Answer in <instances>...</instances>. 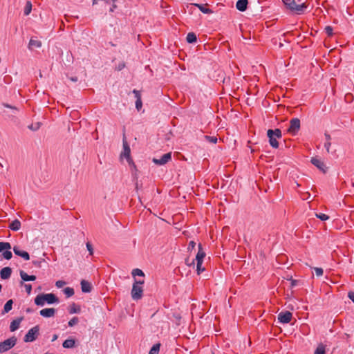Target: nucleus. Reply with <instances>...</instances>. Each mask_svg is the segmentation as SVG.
Returning <instances> with one entry per match:
<instances>
[{
  "mask_svg": "<svg viewBox=\"0 0 354 354\" xmlns=\"http://www.w3.org/2000/svg\"><path fill=\"white\" fill-rule=\"evenodd\" d=\"M286 8L289 9L292 12H295L297 14H301L304 12L307 8L304 2H301V0H282Z\"/></svg>",
  "mask_w": 354,
  "mask_h": 354,
  "instance_id": "obj_1",
  "label": "nucleus"
},
{
  "mask_svg": "<svg viewBox=\"0 0 354 354\" xmlns=\"http://www.w3.org/2000/svg\"><path fill=\"white\" fill-rule=\"evenodd\" d=\"M267 136L269 138V143L273 148H278L279 143L277 140L282 137L281 131L279 129H268L267 131Z\"/></svg>",
  "mask_w": 354,
  "mask_h": 354,
  "instance_id": "obj_2",
  "label": "nucleus"
},
{
  "mask_svg": "<svg viewBox=\"0 0 354 354\" xmlns=\"http://www.w3.org/2000/svg\"><path fill=\"white\" fill-rule=\"evenodd\" d=\"M144 283V281H138L137 279L134 280V283L132 286L131 290V297L133 300H138L142 298L143 288L142 284Z\"/></svg>",
  "mask_w": 354,
  "mask_h": 354,
  "instance_id": "obj_3",
  "label": "nucleus"
},
{
  "mask_svg": "<svg viewBox=\"0 0 354 354\" xmlns=\"http://www.w3.org/2000/svg\"><path fill=\"white\" fill-rule=\"evenodd\" d=\"M17 342L16 337L12 336L3 342H0V353L6 352L13 348Z\"/></svg>",
  "mask_w": 354,
  "mask_h": 354,
  "instance_id": "obj_4",
  "label": "nucleus"
},
{
  "mask_svg": "<svg viewBox=\"0 0 354 354\" xmlns=\"http://www.w3.org/2000/svg\"><path fill=\"white\" fill-rule=\"evenodd\" d=\"M39 326H35L32 327V328H30L24 337V342H31L35 341L39 335Z\"/></svg>",
  "mask_w": 354,
  "mask_h": 354,
  "instance_id": "obj_5",
  "label": "nucleus"
},
{
  "mask_svg": "<svg viewBox=\"0 0 354 354\" xmlns=\"http://www.w3.org/2000/svg\"><path fill=\"white\" fill-rule=\"evenodd\" d=\"M301 123L299 118H292L290 121V126L288 129V133L295 136L299 130L300 129Z\"/></svg>",
  "mask_w": 354,
  "mask_h": 354,
  "instance_id": "obj_6",
  "label": "nucleus"
},
{
  "mask_svg": "<svg viewBox=\"0 0 354 354\" xmlns=\"http://www.w3.org/2000/svg\"><path fill=\"white\" fill-rule=\"evenodd\" d=\"M11 248V245L8 242H0V252H2L3 250H6L3 252L2 255L3 258L7 260H9L12 258V254L10 251L8 250Z\"/></svg>",
  "mask_w": 354,
  "mask_h": 354,
  "instance_id": "obj_7",
  "label": "nucleus"
},
{
  "mask_svg": "<svg viewBox=\"0 0 354 354\" xmlns=\"http://www.w3.org/2000/svg\"><path fill=\"white\" fill-rule=\"evenodd\" d=\"M2 106H4L5 108H8L10 109V111H8V110L3 111L2 113H3V115H5V116H7L10 118H13L16 115V114L18 113V109L16 106L10 105L6 103H3Z\"/></svg>",
  "mask_w": 354,
  "mask_h": 354,
  "instance_id": "obj_8",
  "label": "nucleus"
},
{
  "mask_svg": "<svg viewBox=\"0 0 354 354\" xmlns=\"http://www.w3.org/2000/svg\"><path fill=\"white\" fill-rule=\"evenodd\" d=\"M171 159V153H167L162 156L160 158H153L152 161L153 163L158 165H163L168 162Z\"/></svg>",
  "mask_w": 354,
  "mask_h": 354,
  "instance_id": "obj_9",
  "label": "nucleus"
},
{
  "mask_svg": "<svg viewBox=\"0 0 354 354\" xmlns=\"http://www.w3.org/2000/svg\"><path fill=\"white\" fill-rule=\"evenodd\" d=\"M292 313L289 311L281 312L278 315V320L283 324H288L291 321Z\"/></svg>",
  "mask_w": 354,
  "mask_h": 354,
  "instance_id": "obj_10",
  "label": "nucleus"
},
{
  "mask_svg": "<svg viewBox=\"0 0 354 354\" xmlns=\"http://www.w3.org/2000/svg\"><path fill=\"white\" fill-rule=\"evenodd\" d=\"M122 142H123V151L121 153V157H124V158H127V160L130 162V161L131 160L130 158L131 149H130L129 145L128 142H127L124 137L123 138Z\"/></svg>",
  "mask_w": 354,
  "mask_h": 354,
  "instance_id": "obj_11",
  "label": "nucleus"
},
{
  "mask_svg": "<svg viewBox=\"0 0 354 354\" xmlns=\"http://www.w3.org/2000/svg\"><path fill=\"white\" fill-rule=\"evenodd\" d=\"M311 163L320 169L322 171L325 173L326 171V167L324 162L317 158H312L310 160Z\"/></svg>",
  "mask_w": 354,
  "mask_h": 354,
  "instance_id": "obj_12",
  "label": "nucleus"
},
{
  "mask_svg": "<svg viewBox=\"0 0 354 354\" xmlns=\"http://www.w3.org/2000/svg\"><path fill=\"white\" fill-rule=\"evenodd\" d=\"M115 0H93V3L97 4L99 1H101L104 6L106 5H111V6L109 8V12H113L114 9L116 8V6L115 4Z\"/></svg>",
  "mask_w": 354,
  "mask_h": 354,
  "instance_id": "obj_13",
  "label": "nucleus"
},
{
  "mask_svg": "<svg viewBox=\"0 0 354 354\" xmlns=\"http://www.w3.org/2000/svg\"><path fill=\"white\" fill-rule=\"evenodd\" d=\"M13 251H14V253L16 255L22 257L25 260H29L30 259L29 254L27 252H26V251L21 250L19 247L15 246L13 248Z\"/></svg>",
  "mask_w": 354,
  "mask_h": 354,
  "instance_id": "obj_14",
  "label": "nucleus"
},
{
  "mask_svg": "<svg viewBox=\"0 0 354 354\" xmlns=\"http://www.w3.org/2000/svg\"><path fill=\"white\" fill-rule=\"evenodd\" d=\"M55 309L53 308H44L40 310L39 314L44 317H51L55 315Z\"/></svg>",
  "mask_w": 354,
  "mask_h": 354,
  "instance_id": "obj_15",
  "label": "nucleus"
},
{
  "mask_svg": "<svg viewBox=\"0 0 354 354\" xmlns=\"http://www.w3.org/2000/svg\"><path fill=\"white\" fill-rule=\"evenodd\" d=\"M12 269L10 267H5L1 269L0 276L2 279H8L10 277Z\"/></svg>",
  "mask_w": 354,
  "mask_h": 354,
  "instance_id": "obj_16",
  "label": "nucleus"
},
{
  "mask_svg": "<svg viewBox=\"0 0 354 354\" xmlns=\"http://www.w3.org/2000/svg\"><path fill=\"white\" fill-rule=\"evenodd\" d=\"M45 302L48 304L58 302L57 297L53 293L44 294Z\"/></svg>",
  "mask_w": 354,
  "mask_h": 354,
  "instance_id": "obj_17",
  "label": "nucleus"
},
{
  "mask_svg": "<svg viewBox=\"0 0 354 354\" xmlns=\"http://www.w3.org/2000/svg\"><path fill=\"white\" fill-rule=\"evenodd\" d=\"M248 3V0H239L236 4V9L239 11L243 12L247 9Z\"/></svg>",
  "mask_w": 354,
  "mask_h": 354,
  "instance_id": "obj_18",
  "label": "nucleus"
},
{
  "mask_svg": "<svg viewBox=\"0 0 354 354\" xmlns=\"http://www.w3.org/2000/svg\"><path fill=\"white\" fill-rule=\"evenodd\" d=\"M81 289L83 292H90L91 291V283L86 281V280H82L81 281Z\"/></svg>",
  "mask_w": 354,
  "mask_h": 354,
  "instance_id": "obj_19",
  "label": "nucleus"
},
{
  "mask_svg": "<svg viewBox=\"0 0 354 354\" xmlns=\"http://www.w3.org/2000/svg\"><path fill=\"white\" fill-rule=\"evenodd\" d=\"M19 274H20V277H21V279L24 281H35L36 279V276L28 275L24 270H21Z\"/></svg>",
  "mask_w": 354,
  "mask_h": 354,
  "instance_id": "obj_20",
  "label": "nucleus"
},
{
  "mask_svg": "<svg viewBox=\"0 0 354 354\" xmlns=\"http://www.w3.org/2000/svg\"><path fill=\"white\" fill-rule=\"evenodd\" d=\"M205 252L203 251L201 245L199 244L198 251V253L196 256L194 261L196 260V261H203V259L205 258Z\"/></svg>",
  "mask_w": 354,
  "mask_h": 354,
  "instance_id": "obj_21",
  "label": "nucleus"
},
{
  "mask_svg": "<svg viewBox=\"0 0 354 354\" xmlns=\"http://www.w3.org/2000/svg\"><path fill=\"white\" fill-rule=\"evenodd\" d=\"M41 46V42L39 40L34 39L32 38L30 39L28 48L29 49H32L33 48H40Z\"/></svg>",
  "mask_w": 354,
  "mask_h": 354,
  "instance_id": "obj_22",
  "label": "nucleus"
},
{
  "mask_svg": "<svg viewBox=\"0 0 354 354\" xmlns=\"http://www.w3.org/2000/svg\"><path fill=\"white\" fill-rule=\"evenodd\" d=\"M9 228L13 231H18L21 228V222L18 219L14 220L10 224Z\"/></svg>",
  "mask_w": 354,
  "mask_h": 354,
  "instance_id": "obj_23",
  "label": "nucleus"
},
{
  "mask_svg": "<svg viewBox=\"0 0 354 354\" xmlns=\"http://www.w3.org/2000/svg\"><path fill=\"white\" fill-rule=\"evenodd\" d=\"M35 304L43 306L45 304L44 294L38 295L35 299Z\"/></svg>",
  "mask_w": 354,
  "mask_h": 354,
  "instance_id": "obj_24",
  "label": "nucleus"
},
{
  "mask_svg": "<svg viewBox=\"0 0 354 354\" xmlns=\"http://www.w3.org/2000/svg\"><path fill=\"white\" fill-rule=\"evenodd\" d=\"M21 319H22L21 318L15 319L10 323V331L13 332V331H15L17 329H18Z\"/></svg>",
  "mask_w": 354,
  "mask_h": 354,
  "instance_id": "obj_25",
  "label": "nucleus"
},
{
  "mask_svg": "<svg viewBox=\"0 0 354 354\" xmlns=\"http://www.w3.org/2000/svg\"><path fill=\"white\" fill-rule=\"evenodd\" d=\"M75 344V342L73 339H66L63 342L62 346L64 348H71L74 347Z\"/></svg>",
  "mask_w": 354,
  "mask_h": 354,
  "instance_id": "obj_26",
  "label": "nucleus"
},
{
  "mask_svg": "<svg viewBox=\"0 0 354 354\" xmlns=\"http://www.w3.org/2000/svg\"><path fill=\"white\" fill-rule=\"evenodd\" d=\"M191 6H194L197 8H198V9L203 12V13H205V14H209V13H212V10L209 9V8H205L203 5L201 4H198V3H192L191 4Z\"/></svg>",
  "mask_w": 354,
  "mask_h": 354,
  "instance_id": "obj_27",
  "label": "nucleus"
},
{
  "mask_svg": "<svg viewBox=\"0 0 354 354\" xmlns=\"http://www.w3.org/2000/svg\"><path fill=\"white\" fill-rule=\"evenodd\" d=\"M12 304L13 301L12 299L8 300L4 305L2 314L8 313L10 310H11L12 308Z\"/></svg>",
  "mask_w": 354,
  "mask_h": 354,
  "instance_id": "obj_28",
  "label": "nucleus"
},
{
  "mask_svg": "<svg viewBox=\"0 0 354 354\" xmlns=\"http://www.w3.org/2000/svg\"><path fill=\"white\" fill-rule=\"evenodd\" d=\"M186 39L188 43H194L196 41V35L194 32H189Z\"/></svg>",
  "mask_w": 354,
  "mask_h": 354,
  "instance_id": "obj_29",
  "label": "nucleus"
},
{
  "mask_svg": "<svg viewBox=\"0 0 354 354\" xmlns=\"http://www.w3.org/2000/svg\"><path fill=\"white\" fill-rule=\"evenodd\" d=\"M160 344H154L152 348H151L149 354H158L160 351Z\"/></svg>",
  "mask_w": 354,
  "mask_h": 354,
  "instance_id": "obj_30",
  "label": "nucleus"
},
{
  "mask_svg": "<svg viewBox=\"0 0 354 354\" xmlns=\"http://www.w3.org/2000/svg\"><path fill=\"white\" fill-rule=\"evenodd\" d=\"M80 312V306H77L75 304H73L69 308V313L71 314L73 313H79Z\"/></svg>",
  "mask_w": 354,
  "mask_h": 354,
  "instance_id": "obj_31",
  "label": "nucleus"
},
{
  "mask_svg": "<svg viewBox=\"0 0 354 354\" xmlns=\"http://www.w3.org/2000/svg\"><path fill=\"white\" fill-rule=\"evenodd\" d=\"M31 10H32V4H31L30 1H28L26 2V6L24 8V15H28L30 13Z\"/></svg>",
  "mask_w": 354,
  "mask_h": 354,
  "instance_id": "obj_32",
  "label": "nucleus"
},
{
  "mask_svg": "<svg viewBox=\"0 0 354 354\" xmlns=\"http://www.w3.org/2000/svg\"><path fill=\"white\" fill-rule=\"evenodd\" d=\"M64 292L67 297H70L74 295V290L72 288L67 287L64 289Z\"/></svg>",
  "mask_w": 354,
  "mask_h": 354,
  "instance_id": "obj_33",
  "label": "nucleus"
},
{
  "mask_svg": "<svg viewBox=\"0 0 354 354\" xmlns=\"http://www.w3.org/2000/svg\"><path fill=\"white\" fill-rule=\"evenodd\" d=\"M41 125V123L40 122H37L33 124H31L28 126V129L32 131H37Z\"/></svg>",
  "mask_w": 354,
  "mask_h": 354,
  "instance_id": "obj_34",
  "label": "nucleus"
},
{
  "mask_svg": "<svg viewBox=\"0 0 354 354\" xmlns=\"http://www.w3.org/2000/svg\"><path fill=\"white\" fill-rule=\"evenodd\" d=\"M314 354H325V347L322 344L319 345Z\"/></svg>",
  "mask_w": 354,
  "mask_h": 354,
  "instance_id": "obj_35",
  "label": "nucleus"
},
{
  "mask_svg": "<svg viewBox=\"0 0 354 354\" xmlns=\"http://www.w3.org/2000/svg\"><path fill=\"white\" fill-rule=\"evenodd\" d=\"M196 270L198 274H200L202 271L205 270L204 268L202 267L203 261H196Z\"/></svg>",
  "mask_w": 354,
  "mask_h": 354,
  "instance_id": "obj_36",
  "label": "nucleus"
},
{
  "mask_svg": "<svg viewBox=\"0 0 354 354\" xmlns=\"http://www.w3.org/2000/svg\"><path fill=\"white\" fill-rule=\"evenodd\" d=\"M132 275L133 277H135V276H144L145 274H144V272L141 270L136 268V269L133 270Z\"/></svg>",
  "mask_w": 354,
  "mask_h": 354,
  "instance_id": "obj_37",
  "label": "nucleus"
},
{
  "mask_svg": "<svg viewBox=\"0 0 354 354\" xmlns=\"http://www.w3.org/2000/svg\"><path fill=\"white\" fill-rule=\"evenodd\" d=\"M316 217L319 218L322 221H326L329 218V216L325 214L319 213L315 214Z\"/></svg>",
  "mask_w": 354,
  "mask_h": 354,
  "instance_id": "obj_38",
  "label": "nucleus"
},
{
  "mask_svg": "<svg viewBox=\"0 0 354 354\" xmlns=\"http://www.w3.org/2000/svg\"><path fill=\"white\" fill-rule=\"evenodd\" d=\"M78 322L79 319L77 317H74L68 322V326L72 327L76 325L78 323Z\"/></svg>",
  "mask_w": 354,
  "mask_h": 354,
  "instance_id": "obj_39",
  "label": "nucleus"
},
{
  "mask_svg": "<svg viewBox=\"0 0 354 354\" xmlns=\"http://www.w3.org/2000/svg\"><path fill=\"white\" fill-rule=\"evenodd\" d=\"M142 102L141 100V97H138V99L136 101V107L137 110L139 111L142 108Z\"/></svg>",
  "mask_w": 354,
  "mask_h": 354,
  "instance_id": "obj_40",
  "label": "nucleus"
},
{
  "mask_svg": "<svg viewBox=\"0 0 354 354\" xmlns=\"http://www.w3.org/2000/svg\"><path fill=\"white\" fill-rule=\"evenodd\" d=\"M315 271V274L317 277H321L323 274V269L322 268H313Z\"/></svg>",
  "mask_w": 354,
  "mask_h": 354,
  "instance_id": "obj_41",
  "label": "nucleus"
},
{
  "mask_svg": "<svg viewBox=\"0 0 354 354\" xmlns=\"http://www.w3.org/2000/svg\"><path fill=\"white\" fill-rule=\"evenodd\" d=\"M185 263H186L187 266H188L189 267L194 266V264H195L194 259L190 260L189 258H187L185 259Z\"/></svg>",
  "mask_w": 354,
  "mask_h": 354,
  "instance_id": "obj_42",
  "label": "nucleus"
},
{
  "mask_svg": "<svg viewBox=\"0 0 354 354\" xmlns=\"http://www.w3.org/2000/svg\"><path fill=\"white\" fill-rule=\"evenodd\" d=\"M325 31L328 36H331L333 35V28L331 26H326L325 28Z\"/></svg>",
  "mask_w": 354,
  "mask_h": 354,
  "instance_id": "obj_43",
  "label": "nucleus"
},
{
  "mask_svg": "<svg viewBox=\"0 0 354 354\" xmlns=\"http://www.w3.org/2000/svg\"><path fill=\"white\" fill-rule=\"evenodd\" d=\"M205 138L209 140L212 143H216L217 142V138L216 137H211V136H205Z\"/></svg>",
  "mask_w": 354,
  "mask_h": 354,
  "instance_id": "obj_44",
  "label": "nucleus"
},
{
  "mask_svg": "<svg viewBox=\"0 0 354 354\" xmlns=\"http://www.w3.org/2000/svg\"><path fill=\"white\" fill-rule=\"evenodd\" d=\"M65 284H66V282L64 281H62V280L57 281L56 283H55V286L58 288H60L63 287Z\"/></svg>",
  "mask_w": 354,
  "mask_h": 354,
  "instance_id": "obj_45",
  "label": "nucleus"
},
{
  "mask_svg": "<svg viewBox=\"0 0 354 354\" xmlns=\"http://www.w3.org/2000/svg\"><path fill=\"white\" fill-rule=\"evenodd\" d=\"M331 146L330 141H326L324 144V147L328 153L330 152V147Z\"/></svg>",
  "mask_w": 354,
  "mask_h": 354,
  "instance_id": "obj_46",
  "label": "nucleus"
},
{
  "mask_svg": "<svg viewBox=\"0 0 354 354\" xmlns=\"http://www.w3.org/2000/svg\"><path fill=\"white\" fill-rule=\"evenodd\" d=\"M86 248H87V250L89 252V254L91 255H92L93 253V249L92 245L90 243H86Z\"/></svg>",
  "mask_w": 354,
  "mask_h": 354,
  "instance_id": "obj_47",
  "label": "nucleus"
},
{
  "mask_svg": "<svg viewBox=\"0 0 354 354\" xmlns=\"http://www.w3.org/2000/svg\"><path fill=\"white\" fill-rule=\"evenodd\" d=\"M24 287L27 293L30 294L32 290V286L30 284H25Z\"/></svg>",
  "mask_w": 354,
  "mask_h": 354,
  "instance_id": "obj_48",
  "label": "nucleus"
},
{
  "mask_svg": "<svg viewBox=\"0 0 354 354\" xmlns=\"http://www.w3.org/2000/svg\"><path fill=\"white\" fill-rule=\"evenodd\" d=\"M125 66V64L124 63H120L117 66H116V70L118 71H121L122 69H123Z\"/></svg>",
  "mask_w": 354,
  "mask_h": 354,
  "instance_id": "obj_49",
  "label": "nucleus"
},
{
  "mask_svg": "<svg viewBox=\"0 0 354 354\" xmlns=\"http://www.w3.org/2000/svg\"><path fill=\"white\" fill-rule=\"evenodd\" d=\"M348 297L354 303V292H349Z\"/></svg>",
  "mask_w": 354,
  "mask_h": 354,
  "instance_id": "obj_50",
  "label": "nucleus"
},
{
  "mask_svg": "<svg viewBox=\"0 0 354 354\" xmlns=\"http://www.w3.org/2000/svg\"><path fill=\"white\" fill-rule=\"evenodd\" d=\"M133 94L135 95V97H136V100L138 99V97H141V95H140V91H137V90L134 89V90L133 91Z\"/></svg>",
  "mask_w": 354,
  "mask_h": 354,
  "instance_id": "obj_51",
  "label": "nucleus"
},
{
  "mask_svg": "<svg viewBox=\"0 0 354 354\" xmlns=\"http://www.w3.org/2000/svg\"><path fill=\"white\" fill-rule=\"evenodd\" d=\"M324 136L326 141H330L331 137L328 133H325Z\"/></svg>",
  "mask_w": 354,
  "mask_h": 354,
  "instance_id": "obj_52",
  "label": "nucleus"
},
{
  "mask_svg": "<svg viewBox=\"0 0 354 354\" xmlns=\"http://www.w3.org/2000/svg\"><path fill=\"white\" fill-rule=\"evenodd\" d=\"M196 243L192 241L189 243V248H194L195 247Z\"/></svg>",
  "mask_w": 354,
  "mask_h": 354,
  "instance_id": "obj_53",
  "label": "nucleus"
},
{
  "mask_svg": "<svg viewBox=\"0 0 354 354\" xmlns=\"http://www.w3.org/2000/svg\"><path fill=\"white\" fill-rule=\"evenodd\" d=\"M70 80L72 82H76L77 81V77H70Z\"/></svg>",
  "mask_w": 354,
  "mask_h": 354,
  "instance_id": "obj_54",
  "label": "nucleus"
},
{
  "mask_svg": "<svg viewBox=\"0 0 354 354\" xmlns=\"http://www.w3.org/2000/svg\"><path fill=\"white\" fill-rule=\"evenodd\" d=\"M57 338H58L57 335H56V334L53 335V338H52V342L55 341Z\"/></svg>",
  "mask_w": 354,
  "mask_h": 354,
  "instance_id": "obj_55",
  "label": "nucleus"
},
{
  "mask_svg": "<svg viewBox=\"0 0 354 354\" xmlns=\"http://www.w3.org/2000/svg\"><path fill=\"white\" fill-rule=\"evenodd\" d=\"M32 263H33V264H35V266H39V263H39V262H38V261H33Z\"/></svg>",
  "mask_w": 354,
  "mask_h": 354,
  "instance_id": "obj_56",
  "label": "nucleus"
},
{
  "mask_svg": "<svg viewBox=\"0 0 354 354\" xmlns=\"http://www.w3.org/2000/svg\"><path fill=\"white\" fill-rule=\"evenodd\" d=\"M348 97H352V95L350 94H348L346 95V99L347 100Z\"/></svg>",
  "mask_w": 354,
  "mask_h": 354,
  "instance_id": "obj_57",
  "label": "nucleus"
},
{
  "mask_svg": "<svg viewBox=\"0 0 354 354\" xmlns=\"http://www.w3.org/2000/svg\"><path fill=\"white\" fill-rule=\"evenodd\" d=\"M136 189H138V183H136Z\"/></svg>",
  "mask_w": 354,
  "mask_h": 354,
  "instance_id": "obj_58",
  "label": "nucleus"
},
{
  "mask_svg": "<svg viewBox=\"0 0 354 354\" xmlns=\"http://www.w3.org/2000/svg\"><path fill=\"white\" fill-rule=\"evenodd\" d=\"M39 77H42V74L41 72L39 73Z\"/></svg>",
  "mask_w": 354,
  "mask_h": 354,
  "instance_id": "obj_59",
  "label": "nucleus"
},
{
  "mask_svg": "<svg viewBox=\"0 0 354 354\" xmlns=\"http://www.w3.org/2000/svg\"><path fill=\"white\" fill-rule=\"evenodd\" d=\"M1 289H2V286H1V284H0V292L1 291Z\"/></svg>",
  "mask_w": 354,
  "mask_h": 354,
  "instance_id": "obj_60",
  "label": "nucleus"
},
{
  "mask_svg": "<svg viewBox=\"0 0 354 354\" xmlns=\"http://www.w3.org/2000/svg\"><path fill=\"white\" fill-rule=\"evenodd\" d=\"M279 46H280V47H282V46H283V44L280 43V44H279Z\"/></svg>",
  "mask_w": 354,
  "mask_h": 354,
  "instance_id": "obj_61",
  "label": "nucleus"
},
{
  "mask_svg": "<svg viewBox=\"0 0 354 354\" xmlns=\"http://www.w3.org/2000/svg\"><path fill=\"white\" fill-rule=\"evenodd\" d=\"M44 354H54V353H48V352H47V353H44Z\"/></svg>",
  "mask_w": 354,
  "mask_h": 354,
  "instance_id": "obj_62",
  "label": "nucleus"
},
{
  "mask_svg": "<svg viewBox=\"0 0 354 354\" xmlns=\"http://www.w3.org/2000/svg\"><path fill=\"white\" fill-rule=\"evenodd\" d=\"M292 285H295V281H292Z\"/></svg>",
  "mask_w": 354,
  "mask_h": 354,
  "instance_id": "obj_63",
  "label": "nucleus"
},
{
  "mask_svg": "<svg viewBox=\"0 0 354 354\" xmlns=\"http://www.w3.org/2000/svg\"><path fill=\"white\" fill-rule=\"evenodd\" d=\"M292 285H295V281H292Z\"/></svg>",
  "mask_w": 354,
  "mask_h": 354,
  "instance_id": "obj_64",
  "label": "nucleus"
}]
</instances>
